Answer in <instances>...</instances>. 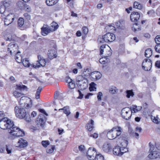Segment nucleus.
<instances>
[{"instance_id": "nucleus-3", "label": "nucleus", "mask_w": 160, "mask_h": 160, "mask_svg": "<svg viewBox=\"0 0 160 160\" xmlns=\"http://www.w3.org/2000/svg\"><path fill=\"white\" fill-rule=\"evenodd\" d=\"M122 130V128L119 126H115L108 132L107 137L109 139H113L117 138L121 135Z\"/></svg>"}, {"instance_id": "nucleus-7", "label": "nucleus", "mask_w": 160, "mask_h": 160, "mask_svg": "<svg viewBox=\"0 0 160 160\" xmlns=\"http://www.w3.org/2000/svg\"><path fill=\"white\" fill-rule=\"evenodd\" d=\"M87 158L89 160H94L95 156L96 155V149L92 147L89 148L87 153Z\"/></svg>"}, {"instance_id": "nucleus-14", "label": "nucleus", "mask_w": 160, "mask_h": 160, "mask_svg": "<svg viewBox=\"0 0 160 160\" xmlns=\"http://www.w3.org/2000/svg\"><path fill=\"white\" fill-rule=\"evenodd\" d=\"M90 76L91 78L93 80H97L99 79L102 76L101 73L98 71H94L91 73Z\"/></svg>"}, {"instance_id": "nucleus-58", "label": "nucleus", "mask_w": 160, "mask_h": 160, "mask_svg": "<svg viewBox=\"0 0 160 160\" xmlns=\"http://www.w3.org/2000/svg\"><path fill=\"white\" fill-rule=\"evenodd\" d=\"M67 1L68 4L71 7L73 6V0H67Z\"/></svg>"}, {"instance_id": "nucleus-21", "label": "nucleus", "mask_w": 160, "mask_h": 160, "mask_svg": "<svg viewBox=\"0 0 160 160\" xmlns=\"http://www.w3.org/2000/svg\"><path fill=\"white\" fill-rule=\"evenodd\" d=\"M111 145L110 143H105L103 145L102 149L105 152H109L111 150Z\"/></svg>"}, {"instance_id": "nucleus-8", "label": "nucleus", "mask_w": 160, "mask_h": 160, "mask_svg": "<svg viewBox=\"0 0 160 160\" xmlns=\"http://www.w3.org/2000/svg\"><path fill=\"white\" fill-rule=\"evenodd\" d=\"M132 112L131 110L128 108H123L121 111V115L122 118L126 120L129 119L131 115L128 113Z\"/></svg>"}, {"instance_id": "nucleus-63", "label": "nucleus", "mask_w": 160, "mask_h": 160, "mask_svg": "<svg viewBox=\"0 0 160 160\" xmlns=\"http://www.w3.org/2000/svg\"><path fill=\"white\" fill-rule=\"evenodd\" d=\"M66 81L67 82L68 84L72 81V80L69 77H67L66 79Z\"/></svg>"}, {"instance_id": "nucleus-22", "label": "nucleus", "mask_w": 160, "mask_h": 160, "mask_svg": "<svg viewBox=\"0 0 160 160\" xmlns=\"http://www.w3.org/2000/svg\"><path fill=\"white\" fill-rule=\"evenodd\" d=\"M0 3L1 5H3L7 8H8L12 4L11 0H4Z\"/></svg>"}, {"instance_id": "nucleus-41", "label": "nucleus", "mask_w": 160, "mask_h": 160, "mask_svg": "<svg viewBox=\"0 0 160 160\" xmlns=\"http://www.w3.org/2000/svg\"><path fill=\"white\" fill-rule=\"evenodd\" d=\"M152 121L156 124H160V120L158 118L157 116L156 117H151Z\"/></svg>"}, {"instance_id": "nucleus-49", "label": "nucleus", "mask_w": 160, "mask_h": 160, "mask_svg": "<svg viewBox=\"0 0 160 160\" xmlns=\"http://www.w3.org/2000/svg\"><path fill=\"white\" fill-rule=\"evenodd\" d=\"M141 109V108L140 107H138L137 106L134 105L132 108V110L134 112H136L140 111Z\"/></svg>"}, {"instance_id": "nucleus-33", "label": "nucleus", "mask_w": 160, "mask_h": 160, "mask_svg": "<svg viewBox=\"0 0 160 160\" xmlns=\"http://www.w3.org/2000/svg\"><path fill=\"white\" fill-rule=\"evenodd\" d=\"M116 26L120 29H123L124 28V23L123 21H118L115 23Z\"/></svg>"}, {"instance_id": "nucleus-23", "label": "nucleus", "mask_w": 160, "mask_h": 160, "mask_svg": "<svg viewBox=\"0 0 160 160\" xmlns=\"http://www.w3.org/2000/svg\"><path fill=\"white\" fill-rule=\"evenodd\" d=\"M48 27L50 31L52 32L56 30L58 28V26L57 23L53 22L51 23V26Z\"/></svg>"}, {"instance_id": "nucleus-28", "label": "nucleus", "mask_w": 160, "mask_h": 160, "mask_svg": "<svg viewBox=\"0 0 160 160\" xmlns=\"http://www.w3.org/2000/svg\"><path fill=\"white\" fill-rule=\"evenodd\" d=\"M19 53H20V52H17L15 56V59L16 61L19 63L21 62L22 61V56L19 54Z\"/></svg>"}, {"instance_id": "nucleus-35", "label": "nucleus", "mask_w": 160, "mask_h": 160, "mask_svg": "<svg viewBox=\"0 0 160 160\" xmlns=\"http://www.w3.org/2000/svg\"><path fill=\"white\" fill-rule=\"evenodd\" d=\"M84 80H87V79L84 77H83L82 76L79 75L76 78V82H80L82 81H83Z\"/></svg>"}, {"instance_id": "nucleus-61", "label": "nucleus", "mask_w": 160, "mask_h": 160, "mask_svg": "<svg viewBox=\"0 0 160 160\" xmlns=\"http://www.w3.org/2000/svg\"><path fill=\"white\" fill-rule=\"evenodd\" d=\"M147 14L149 15L150 16H152V14H155V12L153 10H151L148 12Z\"/></svg>"}, {"instance_id": "nucleus-52", "label": "nucleus", "mask_w": 160, "mask_h": 160, "mask_svg": "<svg viewBox=\"0 0 160 160\" xmlns=\"http://www.w3.org/2000/svg\"><path fill=\"white\" fill-rule=\"evenodd\" d=\"M42 144L43 147H46L49 144V142L48 141H43L42 142Z\"/></svg>"}, {"instance_id": "nucleus-18", "label": "nucleus", "mask_w": 160, "mask_h": 160, "mask_svg": "<svg viewBox=\"0 0 160 160\" xmlns=\"http://www.w3.org/2000/svg\"><path fill=\"white\" fill-rule=\"evenodd\" d=\"M48 55L49 58L51 59L56 58L57 57L56 52L53 49L49 50L48 53Z\"/></svg>"}, {"instance_id": "nucleus-19", "label": "nucleus", "mask_w": 160, "mask_h": 160, "mask_svg": "<svg viewBox=\"0 0 160 160\" xmlns=\"http://www.w3.org/2000/svg\"><path fill=\"white\" fill-rule=\"evenodd\" d=\"M7 9L3 5H1L0 3V13L2 14L1 16L4 18V16H6V14L8 13L7 10L5 9Z\"/></svg>"}, {"instance_id": "nucleus-26", "label": "nucleus", "mask_w": 160, "mask_h": 160, "mask_svg": "<svg viewBox=\"0 0 160 160\" xmlns=\"http://www.w3.org/2000/svg\"><path fill=\"white\" fill-rule=\"evenodd\" d=\"M27 100L29 101L30 102L31 101L30 98L28 97L25 96H22L19 102L20 104H22L23 103L25 104L27 103Z\"/></svg>"}, {"instance_id": "nucleus-62", "label": "nucleus", "mask_w": 160, "mask_h": 160, "mask_svg": "<svg viewBox=\"0 0 160 160\" xmlns=\"http://www.w3.org/2000/svg\"><path fill=\"white\" fill-rule=\"evenodd\" d=\"M90 136L96 139L98 137V134L97 133H95L93 134H91Z\"/></svg>"}, {"instance_id": "nucleus-30", "label": "nucleus", "mask_w": 160, "mask_h": 160, "mask_svg": "<svg viewBox=\"0 0 160 160\" xmlns=\"http://www.w3.org/2000/svg\"><path fill=\"white\" fill-rule=\"evenodd\" d=\"M57 2V0H46V4L48 6H51L55 4Z\"/></svg>"}, {"instance_id": "nucleus-34", "label": "nucleus", "mask_w": 160, "mask_h": 160, "mask_svg": "<svg viewBox=\"0 0 160 160\" xmlns=\"http://www.w3.org/2000/svg\"><path fill=\"white\" fill-rule=\"evenodd\" d=\"M118 89L117 88L113 86L111 87L109 89L110 92L112 94H114L118 92Z\"/></svg>"}, {"instance_id": "nucleus-36", "label": "nucleus", "mask_w": 160, "mask_h": 160, "mask_svg": "<svg viewBox=\"0 0 160 160\" xmlns=\"http://www.w3.org/2000/svg\"><path fill=\"white\" fill-rule=\"evenodd\" d=\"M22 62L23 66L26 67H29L31 65L29 60L27 58H26L25 60H23L22 61Z\"/></svg>"}, {"instance_id": "nucleus-47", "label": "nucleus", "mask_w": 160, "mask_h": 160, "mask_svg": "<svg viewBox=\"0 0 160 160\" xmlns=\"http://www.w3.org/2000/svg\"><path fill=\"white\" fill-rule=\"evenodd\" d=\"M68 87L71 89H73L75 87V83L74 81H72L71 82L68 84Z\"/></svg>"}, {"instance_id": "nucleus-31", "label": "nucleus", "mask_w": 160, "mask_h": 160, "mask_svg": "<svg viewBox=\"0 0 160 160\" xmlns=\"http://www.w3.org/2000/svg\"><path fill=\"white\" fill-rule=\"evenodd\" d=\"M152 55V50L150 48L147 49L145 51V56L146 57L149 58Z\"/></svg>"}, {"instance_id": "nucleus-32", "label": "nucleus", "mask_w": 160, "mask_h": 160, "mask_svg": "<svg viewBox=\"0 0 160 160\" xmlns=\"http://www.w3.org/2000/svg\"><path fill=\"white\" fill-rule=\"evenodd\" d=\"M133 7L134 8L141 10L142 8V5L138 2H135L133 3Z\"/></svg>"}, {"instance_id": "nucleus-29", "label": "nucleus", "mask_w": 160, "mask_h": 160, "mask_svg": "<svg viewBox=\"0 0 160 160\" xmlns=\"http://www.w3.org/2000/svg\"><path fill=\"white\" fill-rule=\"evenodd\" d=\"M99 62L101 64H104L105 63H107L110 62V60L104 56L103 57L99 59Z\"/></svg>"}, {"instance_id": "nucleus-44", "label": "nucleus", "mask_w": 160, "mask_h": 160, "mask_svg": "<svg viewBox=\"0 0 160 160\" xmlns=\"http://www.w3.org/2000/svg\"><path fill=\"white\" fill-rule=\"evenodd\" d=\"M55 149V146L52 145L51 148H48L47 149L46 151L48 153H52L54 151Z\"/></svg>"}, {"instance_id": "nucleus-55", "label": "nucleus", "mask_w": 160, "mask_h": 160, "mask_svg": "<svg viewBox=\"0 0 160 160\" xmlns=\"http://www.w3.org/2000/svg\"><path fill=\"white\" fill-rule=\"evenodd\" d=\"M155 49L156 52L160 53V44L156 45L155 47Z\"/></svg>"}, {"instance_id": "nucleus-46", "label": "nucleus", "mask_w": 160, "mask_h": 160, "mask_svg": "<svg viewBox=\"0 0 160 160\" xmlns=\"http://www.w3.org/2000/svg\"><path fill=\"white\" fill-rule=\"evenodd\" d=\"M17 87L18 89L20 90H27V88L26 86L24 85H17Z\"/></svg>"}, {"instance_id": "nucleus-53", "label": "nucleus", "mask_w": 160, "mask_h": 160, "mask_svg": "<svg viewBox=\"0 0 160 160\" xmlns=\"http://www.w3.org/2000/svg\"><path fill=\"white\" fill-rule=\"evenodd\" d=\"M23 9H24L27 12H30L31 10L30 7L26 4L25 5Z\"/></svg>"}, {"instance_id": "nucleus-45", "label": "nucleus", "mask_w": 160, "mask_h": 160, "mask_svg": "<svg viewBox=\"0 0 160 160\" xmlns=\"http://www.w3.org/2000/svg\"><path fill=\"white\" fill-rule=\"evenodd\" d=\"M132 30L134 32L140 30V28L138 27V23H135L133 24V26L132 27Z\"/></svg>"}, {"instance_id": "nucleus-20", "label": "nucleus", "mask_w": 160, "mask_h": 160, "mask_svg": "<svg viewBox=\"0 0 160 160\" xmlns=\"http://www.w3.org/2000/svg\"><path fill=\"white\" fill-rule=\"evenodd\" d=\"M40 116L39 115L38 118H37L36 123L39 127L40 126L42 128H43L44 126V122L42 118H39Z\"/></svg>"}, {"instance_id": "nucleus-42", "label": "nucleus", "mask_w": 160, "mask_h": 160, "mask_svg": "<svg viewBox=\"0 0 160 160\" xmlns=\"http://www.w3.org/2000/svg\"><path fill=\"white\" fill-rule=\"evenodd\" d=\"M24 22L23 19L22 18H19L18 21V26L20 27H22L23 25Z\"/></svg>"}, {"instance_id": "nucleus-12", "label": "nucleus", "mask_w": 160, "mask_h": 160, "mask_svg": "<svg viewBox=\"0 0 160 160\" xmlns=\"http://www.w3.org/2000/svg\"><path fill=\"white\" fill-rule=\"evenodd\" d=\"M77 84L78 88L81 90H82L86 88L88 85L87 80H84L83 81L80 82H77Z\"/></svg>"}, {"instance_id": "nucleus-1", "label": "nucleus", "mask_w": 160, "mask_h": 160, "mask_svg": "<svg viewBox=\"0 0 160 160\" xmlns=\"http://www.w3.org/2000/svg\"><path fill=\"white\" fill-rule=\"evenodd\" d=\"M4 113L0 111V128L3 129H9V132L15 137L24 135V132L18 127H15L12 121L7 118H4Z\"/></svg>"}, {"instance_id": "nucleus-17", "label": "nucleus", "mask_w": 160, "mask_h": 160, "mask_svg": "<svg viewBox=\"0 0 160 160\" xmlns=\"http://www.w3.org/2000/svg\"><path fill=\"white\" fill-rule=\"evenodd\" d=\"M18 144V147L20 148H23L27 146L28 142L26 140L21 138L19 140Z\"/></svg>"}, {"instance_id": "nucleus-48", "label": "nucleus", "mask_w": 160, "mask_h": 160, "mask_svg": "<svg viewBox=\"0 0 160 160\" xmlns=\"http://www.w3.org/2000/svg\"><path fill=\"white\" fill-rule=\"evenodd\" d=\"M106 48V46L105 45H102L100 47V55H102L104 52V49Z\"/></svg>"}, {"instance_id": "nucleus-4", "label": "nucleus", "mask_w": 160, "mask_h": 160, "mask_svg": "<svg viewBox=\"0 0 160 160\" xmlns=\"http://www.w3.org/2000/svg\"><path fill=\"white\" fill-rule=\"evenodd\" d=\"M115 38L114 34L111 33H107L102 37L98 38V41L100 43H103L104 42H112L115 40Z\"/></svg>"}, {"instance_id": "nucleus-59", "label": "nucleus", "mask_w": 160, "mask_h": 160, "mask_svg": "<svg viewBox=\"0 0 160 160\" xmlns=\"http://www.w3.org/2000/svg\"><path fill=\"white\" fill-rule=\"evenodd\" d=\"M24 118L28 122H29L31 120L29 115L28 113H27V115H26Z\"/></svg>"}, {"instance_id": "nucleus-50", "label": "nucleus", "mask_w": 160, "mask_h": 160, "mask_svg": "<svg viewBox=\"0 0 160 160\" xmlns=\"http://www.w3.org/2000/svg\"><path fill=\"white\" fill-rule=\"evenodd\" d=\"M102 93L101 92H99L97 94V98L98 99V100L99 101H100L102 100Z\"/></svg>"}, {"instance_id": "nucleus-64", "label": "nucleus", "mask_w": 160, "mask_h": 160, "mask_svg": "<svg viewBox=\"0 0 160 160\" xmlns=\"http://www.w3.org/2000/svg\"><path fill=\"white\" fill-rule=\"evenodd\" d=\"M155 66L158 68H160V61H157L156 62Z\"/></svg>"}, {"instance_id": "nucleus-2", "label": "nucleus", "mask_w": 160, "mask_h": 160, "mask_svg": "<svg viewBox=\"0 0 160 160\" xmlns=\"http://www.w3.org/2000/svg\"><path fill=\"white\" fill-rule=\"evenodd\" d=\"M149 144L150 146V153L148 155V157L151 159L160 158V152L157 150H160V145L155 143L154 145L151 142H150Z\"/></svg>"}, {"instance_id": "nucleus-37", "label": "nucleus", "mask_w": 160, "mask_h": 160, "mask_svg": "<svg viewBox=\"0 0 160 160\" xmlns=\"http://www.w3.org/2000/svg\"><path fill=\"white\" fill-rule=\"evenodd\" d=\"M96 85L94 82H92L90 84V87L89 88L90 91H96Z\"/></svg>"}, {"instance_id": "nucleus-15", "label": "nucleus", "mask_w": 160, "mask_h": 160, "mask_svg": "<svg viewBox=\"0 0 160 160\" xmlns=\"http://www.w3.org/2000/svg\"><path fill=\"white\" fill-rule=\"evenodd\" d=\"M40 56H38V63L39 64V65H38V64H37L36 65H32V67L33 68H39L41 66L44 67L45 65L46 62L45 60L44 59H39Z\"/></svg>"}, {"instance_id": "nucleus-24", "label": "nucleus", "mask_w": 160, "mask_h": 160, "mask_svg": "<svg viewBox=\"0 0 160 160\" xmlns=\"http://www.w3.org/2000/svg\"><path fill=\"white\" fill-rule=\"evenodd\" d=\"M48 27H42L41 28V33L43 36H45L47 35L49 33L52 32L49 30Z\"/></svg>"}, {"instance_id": "nucleus-25", "label": "nucleus", "mask_w": 160, "mask_h": 160, "mask_svg": "<svg viewBox=\"0 0 160 160\" xmlns=\"http://www.w3.org/2000/svg\"><path fill=\"white\" fill-rule=\"evenodd\" d=\"M94 121L91 119L88 123L86 124V127L88 130L89 131H91L94 128Z\"/></svg>"}, {"instance_id": "nucleus-13", "label": "nucleus", "mask_w": 160, "mask_h": 160, "mask_svg": "<svg viewBox=\"0 0 160 160\" xmlns=\"http://www.w3.org/2000/svg\"><path fill=\"white\" fill-rule=\"evenodd\" d=\"M140 17L139 13L135 12H132L130 15V19L132 22H137Z\"/></svg>"}, {"instance_id": "nucleus-38", "label": "nucleus", "mask_w": 160, "mask_h": 160, "mask_svg": "<svg viewBox=\"0 0 160 160\" xmlns=\"http://www.w3.org/2000/svg\"><path fill=\"white\" fill-rule=\"evenodd\" d=\"M126 92L127 93L126 97L128 98H130L131 96L133 97L134 95V93L132 90H127Z\"/></svg>"}, {"instance_id": "nucleus-51", "label": "nucleus", "mask_w": 160, "mask_h": 160, "mask_svg": "<svg viewBox=\"0 0 160 160\" xmlns=\"http://www.w3.org/2000/svg\"><path fill=\"white\" fill-rule=\"evenodd\" d=\"M106 28L107 29H108L109 31H115V28L112 25H109L106 26Z\"/></svg>"}, {"instance_id": "nucleus-27", "label": "nucleus", "mask_w": 160, "mask_h": 160, "mask_svg": "<svg viewBox=\"0 0 160 160\" xmlns=\"http://www.w3.org/2000/svg\"><path fill=\"white\" fill-rule=\"evenodd\" d=\"M62 110H63V112L66 114L67 116L70 114V109L68 106L64 107L62 108L59 109V110L60 111Z\"/></svg>"}, {"instance_id": "nucleus-5", "label": "nucleus", "mask_w": 160, "mask_h": 160, "mask_svg": "<svg viewBox=\"0 0 160 160\" xmlns=\"http://www.w3.org/2000/svg\"><path fill=\"white\" fill-rule=\"evenodd\" d=\"M14 111L16 116L20 118H23L27 115L26 111L23 108H19L17 106L15 108Z\"/></svg>"}, {"instance_id": "nucleus-6", "label": "nucleus", "mask_w": 160, "mask_h": 160, "mask_svg": "<svg viewBox=\"0 0 160 160\" xmlns=\"http://www.w3.org/2000/svg\"><path fill=\"white\" fill-rule=\"evenodd\" d=\"M152 66V61L149 59H145L142 64V68L146 71L150 70Z\"/></svg>"}, {"instance_id": "nucleus-54", "label": "nucleus", "mask_w": 160, "mask_h": 160, "mask_svg": "<svg viewBox=\"0 0 160 160\" xmlns=\"http://www.w3.org/2000/svg\"><path fill=\"white\" fill-rule=\"evenodd\" d=\"M156 43L157 44H160V36H157L155 38Z\"/></svg>"}, {"instance_id": "nucleus-10", "label": "nucleus", "mask_w": 160, "mask_h": 160, "mask_svg": "<svg viewBox=\"0 0 160 160\" xmlns=\"http://www.w3.org/2000/svg\"><path fill=\"white\" fill-rule=\"evenodd\" d=\"M4 24L6 26H8L12 22L14 19V15L13 14H6V16H4Z\"/></svg>"}, {"instance_id": "nucleus-11", "label": "nucleus", "mask_w": 160, "mask_h": 160, "mask_svg": "<svg viewBox=\"0 0 160 160\" xmlns=\"http://www.w3.org/2000/svg\"><path fill=\"white\" fill-rule=\"evenodd\" d=\"M125 149L126 150L124 152H122V148L120 147L116 146L113 149V153L115 155L120 156L128 151L127 148H125Z\"/></svg>"}, {"instance_id": "nucleus-43", "label": "nucleus", "mask_w": 160, "mask_h": 160, "mask_svg": "<svg viewBox=\"0 0 160 160\" xmlns=\"http://www.w3.org/2000/svg\"><path fill=\"white\" fill-rule=\"evenodd\" d=\"M17 4L20 9H23L26 3L23 2L22 1H20L18 2L17 3Z\"/></svg>"}, {"instance_id": "nucleus-16", "label": "nucleus", "mask_w": 160, "mask_h": 160, "mask_svg": "<svg viewBox=\"0 0 160 160\" xmlns=\"http://www.w3.org/2000/svg\"><path fill=\"white\" fill-rule=\"evenodd\" d=\"M118 140L117 141V143H120V144L123 147H126L128 144V141L125 139H123L121 137H119Z\"/></svg>"}, {"instance_id": "nucleus-57", "label": "nucleus", "mask_w": 160, "mask_h": 160, "mask_svg": "<svg viewBox=\"0 0 160 160\" xmlns=\"http://www.w3.org/2000/svg\"><path fill=\"white\" fill-rule=\"evenodd\" d=\"M107 47L108 48H109L110 50L108 51V53L106 54V56H105L107 58L109 57L112 54V53L110 51V48H109L108 46Z\"/></svg>"}, {"instance_id": "nucleus-39", "label": "nucleus", "mask_w": 160, "mask_h": 160, "mask_svg": "<svg viewBox=\"0 0 160 160\" xmlns=\"http://www.w3.org/2000/svg\"><path fill=\"white\" fill-rule=\"evenodd\" d=\"M13 96L16 98H18L24 95L22 93L19 92L17 91H15L13 92Z\"/></svg>"}, {"instance_id": "nucleus-9", "label": "nucleus", "mask_w": 160, "mask_h": 160, "mask_svg": "<svg viewBox=\"0 0 160 160\" xmlns=\"http://www.w3.org/2000/svg\"><path fill=\"white\" fill-rule=\"evenodd\" d=\"M18 49V46L17 44L14 42H11L8 45V52H10L11 54L12 55V53H17Z\"/></svg>"}, {"instance_id": "nucleus-40", "label": "nucleus", "mask_w": 160, "mask_h": 160, "mask_svg": "<svg viewBox=\"0 0 160 160\" xmlns=\"http://www.w3.org/2000/svg\"><path fill=\"white\" fill-rule=\"evenodd\" d=\"M95 157H94L95 160H104V158L101 154H96Z\"/></svg>"}, {"instance_id": "nucleus-56", "label": "nucleus", "mask_w": 160, "mask_h": 160, "mask_svg": "<svg viewBox=\"0 0 160 160\" xmlns=\"http://www.w3.org/2000/svg\"><path fill=\"white\" fill-rule=\"evenodd\" d=\"M82 30L83 33L85 35H86L88 32V28L85 27H84L82 28Z\"/></svg>"}, {"instance_id": "nucleus-60", "label": "nucleus", "mask_w": 160, "mask_h": 160, "mask_svg": "<svg viewBox=\"0 0 160 160\" xmlns=\"http://www.w3.org/2000/svg\"><path fill=\"white\" fill-rule=\"evenodd\" d=\"M79 150L82 152H83L85 149V147L84 145H81L78 147Z\"/></svg>"}]
</instances>
